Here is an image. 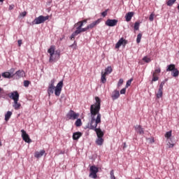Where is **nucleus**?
Segmentation results:
<instances>
[{
	"instance_id": "f257e3e1",
	"label": "nucleus",
	"mask_w": 179,
	"mask_h": 179,
	"mask_svg": "<svg viewBox=\"0 0 179 179\" xmlns=\"http://www.w3.org/2000/svg\"><path fill=\"white\" fill-rule=\"evenodd\" d=\"M95 100L96 103L90 106L91 121L87 124L86 128L92 129V131L96 132L97 138L95 143L99 146H101L104 143V139H103L104 132L101 131L100 127L97 128V124L101 122V114H100L101 100H100L99 96L95 97Z\"/></svg>"
},
{
	"instance_id": "f03ea898",
	"label": "nucleus",
	"mask_w": 179,
	"mask_h": 179,
	"mask_svg": "<svg viewBox=\"0 0 179 179\" xmlns=\"http://www.w3.org/2000/svg\"><path fill=\"white\" fill-rule=\"evenodd\" d=\"M54 83H55V80H51L50 84H49L48 88V94L49 96H51V94H54L55 90V96H59V95L61 94V92H62V87H64V81L61 80L60 82H59L56 87L54 85Z\"/></svg>"
},
{
	"instance_id": "7ed1b4c3",
	"label": "nucleus",
	"mask_w": 179,
	"mask_h": 179,
	"mask_svg": "<svg viewBox=\"0 0 179 179\" xmlns=\"http://www.w3.org/2000/svg\"><path fill=\"white\" fill-rule=\"evenodd\" d=\"M48 54H50L49 62L52 64L53 62H57L58 59L61 57V50H55V46L52 45L48 50Z\"/></svg>"
},
{
	"instance_id": "20e7f679",
	"label": "nucleus",
	"mask_w": 179,
	"mask_h": 179,
	"mask_svg": "<svg viewBox=\"0 0 179 179\" xmlns=\"http://www.w3.org/2000/svg\"><path fill=\"white\" fill-rule=\"evenodd\" d=\"M50 19V16H44V15H39L38 17H36L33 22L30 23L31 26H34V24H41V23H44L45 21Z\"/></svg>"
},
{
	"instance_id": "39448f33",
	"label": "nucleus",
	"mask_w": 179,
	"mask_h": 179,
	"mask_svg": "<svg viewBox=\"0 0 179 179\" xmlns=\"http://www.w3.org/2000/svg\"><path fill=\"white\" fill-rule=\"evenodd\" d=\"M90 176L91 178L96 179L97 178V173H99V168H97L96 166L92 165L90 167Z\"/></svg>"
},
{
	"instance_id": "423d86ee",
	"label": "nucleus",
	"mask_w": 179,
	"mask_h": 179,
	"mask_svg": "<svg viewBox=\"0 0 179 179\" xmlns=\"http://www.w3.org/2000/svg\"><path fill=\"white\" fill-rule=\"evenodd\" d=\"M79 113H76L75 111H73V110H70L69 111V113L66 115V117L68 118V120H78V118H79Z\"/></svg>"
},
{
	"instance_id": "0eeeda50",
	"label": "nucleus",
	"mask_w": 179,
	"mask_h": 179,
	"mask_svg": "<svg viewBox=\"0 0 179 179\" xmlns=\"http://www.w3.org/2000/svg\"><path fill=\"white\" fill-rule=\"evenodd\" d=\"M22 132V138L24 142L27 143H31V139H30V136H29V134L24 131V129L21 130Z\"/></svg>"
},
{
	"instance_id": "6e6552de",
	"label": "nucleus",
	"mask_w": 179,
	"mask_h": 179,
	"mask_svg": "<svg viewBox=\"0 0 179 179\" xmlns=\"http://www.w3.org/2000/svg\"><path fill=\"white\" fill-rule=\"evenodd\" d=\"M15 79L18 80L21 78H24L26 76V73L23 70H18L15 73Z\"/></svg>"
},
{
	"instance_id": "1a4fd4ad",
	"label": "nucleus",
	"mask_w": 179,
	"mask_h": 179,
	"mask_svg": "<svg viewBox=\"0 0 179 179\" xmlns=\"http://www.w3.org/2000/svg\"><path fill=\"white\" fill-rule=\"evenodd\" d=\"M117 23H118V20H107L105 22L106 26L109 27H114V26H117Z\"/></svg>"
},
{
	"instance_id": "9d476101",
	"label": "nucleus",
	"mask_w": 179,
	"mask_h": 179,
	"mask_svg": "<svg viewBox=\"0 0 179 179\" xmlns=\"http://www.w3.org/2000/svg\"><path fill=\"white\" fill-rule=\"evenodd\" d=\"M128 41L127 40L124 39V38H121L115 44V48H120L121 45H124L125 47Z\"/></svg>"
},
{
	"instance_id": "9b49d317",
	"label": "nucleus",
	"mask_w": 179,
	"mask_h": 179,
	"mask_svg": "<svg viewBox=\"0 0 179 179\" xmlns=\"http://www.w3.org/2000/svg\"><path fill=\"white\" fill-rule=\"evenodd\" d=\"M10 99H12L13 101L19 100V92L17 91H14L10 93V95H9Z\"/></svg>"
},
{
	"instance_id": "f8f14e48",
	"label": "nucleus",
	"mask_w": 179,
	"mask_h": 179,
	"mask_svg": "<svg viewBox=\"0 0 179 179\" xmlns=\"http://www.w3.org/2000/svg\"><path fill=\"white\" fill-rule=\"evenodd\" d=\"M45 153V150H41V151H36L34 153V157H36V159H40V157H43V156H44V154Z\"/></svg>"
},
{
	"instance_id": "ddd939ff",
	"label": "nucleus",
	"mask_w": 179,
	"mask_h": 179,
	"mask_svg": "<svg viewBox=\"0 0 179 179\" xmlns=\"http://www.w3.org/2000/svg\"><path fill=\"white\" fill-rule=\"evenodd\" d=\"M120 97V91L115 90L113 92H112V95H111V98L112 100H117V99H118Z\"/></svg>"
},
{
	"instance_id": "4468645a",
	"label": "nucleus",
	"mask_w": 179,
	"mask_h": 179,
	"mask_svg": "<svg viewBox=\"0 0 179 179\" xmlns=\"http://www.w3.org/2000/svg\"><path fill=\"white\" fill-rule=\"evenodd\" d=\"M100 22H101V20H100V19H98L96 21H94L92 23H91L90 24L87 25V29H93V27H94L95 26H97V24H99V23H100Z\"/></svg>"
},
{
	"instance_id": "2eb2a0df",
	"label": "nucleus",
	"mask_w": 179,
	"mask_h": 179,
	"mask_svg": "<svg viewBox=\"0 0 179 179\" xmlns=\"http://www.w3.org/2000/svg\"><path fill=\"white\" fill-rule=\"evenodd\" d=\"M82 136V132L77 131L73 134V141H78Z\"/></svg>"
},
{
	"instance_id": "dca6fc26",
	"label": "nucleus",
	"mask_w": 179,
	"mask_h": 179,
	"mask_svg": "<svg viewBox=\"0 0 179 179\" xmlns=\"http://www.w3.org/2000/svg\"><path fill=\"white\" fill-rule=\"evenodd\" d=\"M134 16V12H129L125 15L126 22H131V19H132Z\"/></svg>"
},
{
	"instance_id": "f3484780",
	"label": "nucleus",
	"mask_w": 179,
	"mask_h": 179,
	"mask_svg": "<svg viewBox=\"0 0 179 179\" xmlns=\"http://www.w3.org/2000/svg\"><path fill=\"white\" fill-rule=\"evenodd\" d=\"M135 128L137 134H139L140 135H142L144 134L143 128H142L141 125H136Z\"/></svg>"
},
{
	"instance_id": "a211bd4d",
	"label": "nucleus",
	"mask_w": 179,
	"mask_h": 179,
	"mask_svg": "<svg viewBox=\"0 0 179 179\" xmlns=\"http://www.w3.org/2000/svg\"><path fill=\"white\" fill-rule=\"evenodd\" d=\"M1 76H2L3 78H5L6 79H10V78H13V77L12 76V74H10V73H9V72H4V73H1Z\"/></svg>"
},
{
	"instance_id": "6ab92c4d",
	"label": "nucleus",
	"mask_w": 179,
	"mask_h": 179,
	"mask_svg": "<svg viewBox=\"0 0 179 179\" xmlns=\"http://www.w3.org/2000/svg\"><path fill=\"white\" fill-rule=\"evenodd\" d=\"M21 106L22 105L20 104V103H19V100L14 101V103L13 104V108H15V110H19Z\"/></svg>"
},
{
	"instance_id": "aec40b11",
	"label": "nucleus",
	"mask_w": 179,
	"mask_h": 179,
	"mask_svg": "<svg viewBox=\"0 0 179 179\" xmlns=\"http://www.w3.org/2000/svg\"><path fill=\"white\" fill-rule=\"evenodd\" d=\"M111 72H113V68H111V66H108L106 69H105V72L103 73V74L106 76L110 75Z\"/></svg>"
},
{
	"instance_id": "412c9836",
	"label": "nucleus",
	"mask_w": 179,
	"mask_h": 179,
	"mask_svg": "<svg viewBox=\"0 0 179 179\" xmlns=\"http://www.w3.org/2000/svg\"><path fill=\"white\" fill-rule=\"evenodd\" d=\"M163 97V89L159 88L158 92L157 93V99H161Z\"/></svg>"
},
{
	"instance_id": "4be33fe9",
	"label": "nucleus",
	"mask_w": 179,
	"mask_h": 179,
	"mask_svg": "<svg viewBox=\"0 0 179 179\" xmlns=\"http://www.w3.org/2000/svg\"><path fill=\"white\" fill-rule=\"evenodd\" d=\"M106 76H107L106 74H104L103 71L101 72V83H106L107 82V78H106Z\"/></svg>"
},
{
	"instance_id": "5701e85b",
	"label": "nucleus",
	"mask_w": 179,
	"mask_h": 179,
	"mask_svg": "<svg viewBox=\"0 0 179 179\" xmlns=\"http://www.w3.org/2000/svg\"><path fill=\"white\" fill-rule=\"evenodd\" d=\"M10 117H12V112L8 111L5 115V121H9V120H10Z\"/></svg>"
},
{
	"instance_id": "b1692460",
	"label": "nucleus",
	"mask_w": 179,
	"mask_h": 179,
	"mask_svg": "<svg viewBox=\"0 0 179 179\" xmlns=\"http://www.w3.org/2000/svg\"><path fill=\"white\" fill-rule=\"evenodd\" d=\"M175 69H176V65L170 64V65L168 66V67L166 69V71L170 72L171 71H174Z\"/></svg>"
},
{
	"instance_id": "393cba45",
	"label": "nucleus",
	"mask_w": 179,
	"mask_h": 179,
	"mask_svg": "<svg viewBox=\"0 0 179 179\" xmlns=\"http://www.w3.org/2000/svg\"><path fill=\"white\" fill-rule=\"evenodd\" d=\"M80 31H78L77 29L71 34V37H70V40H73L75 38V37H76V36H78V34H79Z\"/></svg>"
},
{
	"instance_id": "a878e982",
	"label": "nucleus",
	"mask_w": 179,
	"mask_h": 179,
	"mask_svg": "<svg viewBox=\"0 0 179 179\" xmlns=\"http://www.w3.org/2000/svg\"><path fill=\"white\" fill-rule=\"evenodd\" d=\"M75 125L76 127H82V120L78 117L75 122Z\"/></svg>"
},
{
	"instance_id": "bb28decb",
	"label": "nucleus",
	"mask_w": 179,
	"mask_h": 179,
	"mask_svg": "<svg viewBox=\"0 0 179 179\" xmlns=\"http://www.w3.org/2000/svg\"><path fill=\"white\" fill-rule=\"evenodd\" d=\"M179 75V71H178V69H175L174 71H173V78H177V76H178Z\"/></svg>"
},
{
	"instance_id": "cd10ccee",
	"label": "nucleus",
	"mask_w": 179,
	"mask_h": 179,
	"mask_svg": "<svg viewBox=\"0 0 179 179\" xmlns=\"http://www.w3.org/2000/svg\"><path fill=\"white\" fill-rule=\"evenodd\" d=\"M169 80V78H166L164 80H163L160 85H159V89H162L163 90V87L164 86V85H166V83Z\"/></svg>"
},
{
	"instance_id": "c85d7f7f",
	"label": "nucleus",
	"mask_w": 179,
	"mask_h": 179,
	"mask_svg": "<svg viewBox=\"0 0 179 179\" xmlns=\"http://www.w3.org/2000/svg\"><path fill=\"white\" fill-rule=\"evenodd\" d=\"M76 24H78V27L76 28V30H80L82 29V27H83V22H82V21L78 22Z\"/></svg>"
},
{
	"instance_id": "c756f323",
	"label": "nucleus",
	"mask_w": 179,
	"mask_h": 179,
	"mask_svg": "<svg viewBox=\"0 0 179 179\" xmlns=\"http://www.w3.org/2000/svg\"><path fill=\"white\" fill-rule=\"evenodd\" d=\"M70 48H73V50H76L78 48V43H76V41L73 42V44L71 45Z\"/></svg>"
},
{
	"instance_id": "7c9ffc66",
	"label": "nucleus",
	"mask_w": 179,
	"mask_h": 179,
	"mask_svg": "<svg viewBox=\"0 0 179 179\" xmlns=\"http://www.w3.org/2000/svg\"><path fill=\"white\" fill-rule=\"evenodd\" d=\"M157 80H159V78L157 76H155V73H153L151 83H153V82H157Z\"/></svg>"
},
{
	"instance_id": "2f4dec72",
	"label": "nucleus",
	"mask_w": 179,
	"mask_h": 179,
	"mask_svg": "<svg viewBox=\"0 0 179 179\" xmlns=\"http://www.w3.org/2000/svg\"><path fill=\"white\" fill-rule=\"evenodd\" d=\"M176 1H177V0H169L168 1H167V6H173V3L176 2Z\"/></svg>"
},
{
	"instance_id": "473e14b6",
	"label": "nucleus",
	"mask_w": 179,
	"mask_h": 179,
	"mask_svg": "<svg viewBox=\"0 0 179 179\" xmlns=\"http://www.w3.org/2000/svg\"><path fill=\"white\" fill-rule=\"evenodd\" d=\"M87 30H89V28H87V27L81 28L80 29L77 30V31H80L79 34H80V33H83L85 31H87Z\"/></svg>"
},
{
	"instance_id": "72a5a7b5",
	"label": "nucleus",
	"mask_w": 179,
	"mask_h": 179,
	"mask_svg": "<svg viewBox=\"0 0 179 179\" xmlns=\"http://www.w3.org/2000/svg\"><path fill=\"white\" fill-rule=\"evenodd\" d=\"M142 38V34H138L137 35V38H136V43L137 44H139V43H141V40Z\"/></svg>"
},
{
	"instance_id": "f704fd0d",
	"label": "nucleus",
	"mask_w": 179,
	"mask_h": 179,
	"mask_svg": "<svg viewBox=\"0 0 179 179\" xmlns=\"http://www.w3.org/2000/svg\"><path fill=\"white\" fill-rule=\"evenodd\" d=\"M132 80H134V79L131 78L130 80L127 81L126 87H125L126 88H128L129 87V86H131V84L132 83Z\"/></svg>"
},
{
	"instance_id": "c9c22d12",
	"label": "nucleus",
	"mask_w": 179,
	"mask_h": 179,
	"mask_svg": "<svg viewBox=\"0 0 179 179\" xmlns=\"http://www.w3.org/2000/svg\"><path fill=\"white\" fill-rule=\"evenodd\" d=\"M143 61H144V62H146L147 64H149V62H150L152 61V59H150V58H149L148 57H144L143 58Z\"/></svg>"
},
{
	"instance_id": "e433bc0d",
	"label": "nucleus",
	"mask_w": 179,
	"mask_h": 179,
	"mask_svg": "<svg viewBox=\"0 0 179 179\" xmlns=\"http://www.w3.org/2000/svg\"><path fill=\"white\" fill-rule=\"evenodd\" d=\"M165 138H166L167 139H169V138H171V131H167L165 134Z\"/></svg>"
},
{
	"instance_id": "4c0bfd02",
	"label": "nucleus",
	"mask_w": 179,
	"mask_h": 179,
	"mask_svg": "<svg viewBox=\"0 0 179 179\" xmlns=\"http://www.w3.org/2000/svg\"><path fill=\"white\" fill-rule=\"evenodd\" d=\"M139 26H140V23L138 22H136L134 23V30H139Z\"/></svg>"
},
{
	"instance_id": "58836bf2",
	"label": "nucleus",
	"mask_w": 179,
	"mask_h": 179,
	"mask_svg": "<svg viewBox=\"0 0 179 179\" xmlns=\"http://www.w3.org/2000/svg\"><path fill=\"white\" fill-rule=\"evenodd\" d=\"M29 85H30V81H29V80H24V87H29Z\"/></svg>"
},
{
	"instance_id": "ea45409f",
	"label": "nucleus",
	"mask_w": 179,
	"mask_h": 179,
	"mask_svg": "<svg viewBox=\"0 0 179 179\" xmlns=\"http://www.w3.org/2000/svg\"><path fill=\"white\" fill-rule=\"evenodd\" d=\"M15 69H10L9 73L11 75V76L13 78L15 76Z\"/></svg>"
},
{
	"instance_id": "a19ab883",
	"label": "nucleus",
	"mask_w": 179,
	"mask_h": 179,
	"mask_svg": "<svg viewBox=\"0 0 179 179\" xmlns=\"http://www.w3.org/2000/svg\"><path fill=\"white\" fill-rule=\"evenodd\" d=\"M124 83V80L122 78H120L118 81L117 86L120 87Z\"/></svg>"
},
{
	"instance_id": "79ce46f5",
	"label": "nucleus",
	"mask_w": 179,
	"mask_h": 179,
	"mask_svg": "<svg viewBox=\"0 0 179 179\" xmlns=\"http://www.w3.org/2000/svg\"><path fill=\"white\" fill-rule=\"evenodd\" d=\"M108 12V9L106 10L105 11L102 12L101 13V15L103 17H106L107 13Z\"/></svg>"
},
{
	"instance_id": "37998d69",
	"label": "nucleus",
	"mask_w": 179,
	"mask_h": 179,
	"mask_svg": "<svg viewBox=\"0 0 179 179\" xmlns=\"http://www.w3.org/2000/svg\"><path fill=\"white\" fill-rule=\"evenodd\" d=\"M126 92H127V88L125 87V88H123L120 90V94H125Z\"/></svg>"
},
{
	"instance_id": "c03bdc74",
	"label": "nucleus",
	"mask_w": 179,
	"mask_h": 179,
	"mask_svg": "<svg viewBox=\"0 0 179 179\" xmlns=\"http://www.w3.org/2000/svg\"><path fill=\"white\" fill-rule=\"evenodd\" d=\"M110 179H115V176H114V171L112 170L110 171Z\"/></svg>"
},
{
	"instance_id": "a18cd8bd",
	"label": "nucleus",
	"mask_w": 179,
	"mask_h": 179,
	"mask_svg": "<svg viewBox=\"0 0 179 179\" xmlns=\"http://www.w3.org/2000/svg\"><path fill=\"white\" fill-rule=\"evenodd\" d=\"M26 15H27V13L26 11H24V12H22V13H21L20 14V16L21 17H24V16H26Z\"/></svg>"
},
{
	"instance_id": "49530a36",
	"label": "nucleus",
	"mask_w": 179,
	"mask_h": 179,
	"mask_svg": "<svg viewBox=\"0 0 179 179\" xmlns=\"http://www.w3.org/2000/svg\"><path fill=\"white\" fill-rule=\"evenodd\" d=\"M154 17H155V15L150 14V17H149V20H150V22H153Z\"/></svg>"
},
{
	"instance_id": "de8ad7c7",
	"label": "nucleus",
	"mask_w": 179,
	"mask_h": 179,
	"mask_svg": "<svg viewBox=\"0 0 179 179\" xmlns=\"http://www.w3.org/2000/svg\"><path fill=\"white\" fill-rule=\"evenodd\" d=\"M167 146H169V148H174V143H171L169 142L167 143Z\"/></svg>"
},
{
	"instance_id": "09e8293b",
	"label": "nucleus",
	"mask_w": 179,
	"mask_h": 179,
	"mask_svg": "<svg viewBox=\"0 0 179 179\" xmlns=\"http://www.w3.org/2000/svg\"><path fill=\"white\" fill-rule=\"evenodd\" d=\"M160 72H162V70L160 69V68L156 69L154 73H160Z\"/></svg>"
},
{
	"instance_id": "8fccbe9b",
	"label": "nucleus",
	"mask_w": 179,
	"mask_h": 179,
	"mask_svg": "<svg viewBox=\"0 0 179 179\" xmlns=\"http://www.w3.org/2000/svg\"><path fill=\"white\" fill-rule=\"evenodd\" d=\"M18 46L20 47L22 45V40H18Z\"/></svg>"
},
{
	"instance_id": "3c124183",
	"label": "nucleus",
	"mask_w": 179,
	"mask_h": 179,
	"mask_svg": "<svg viewBox=\"0 0 179 179\" xmlns=\"http://www.w3.org/2000/svg\"><path fill=\"white\" fill-rule=\"evenodd\" d=\"M15 6H9V10H12V9H13Z\"/></svg>"
},
{
	"instance_id": "603ef678",
	"label": "nucleus",
	"mask_w": 179,
	"mask_h": 179,
	"mask_svg": "<svg viewBox=\"0 0 179 179\" xmlns=\"http://www.w3.org/2000/svg\"><path fill=\"white\" fill-rule=\"evenodd\" d=\"M81 22H83V24H84V23H87V20H83V21H81Z\"/></svg>"
},
{
	"instance_id": "864d4df0",
	"label": "nucleus",
	"mask_w": 179,
	"mask_h": 179,
	"mask_svg": "<svg viewBox=\"0 0 179 179\" xmlns=\"http://www.w3.org/2000/svg\"><path fill=\"white\" fill-rule=\"evenodd\" d=\"M150 142H151L152 143H153L155 142V139L151 138V139H150Z\"/></svg>"
},
{
	"instance_id": "5fc2aeb1",
	"label": "nucleus",
	"mask_w": 179,
	"mask_h": 179,
	"mask_svg": "<svg viewBox=\"0 0 179 179\" xmlns=\"http://www.w3.org/2000/svg\"><path fill=\"white\" fill-rule=\"evenodd\" d=\"M124 148H127V143H124Z\"/></svg>"
},
{
	"instance_id": "6e6d98bb",
	"label": "nucleus",
	"mask_w": 179,
	"mask_h": 179,
	"mask_svg": "<svg viewBox=\"0 0 179 179\" xmlns=\"http://www.w3.org/2000/svg\"><path fill=\"white\" fill-rule=\"evenodd\" d=\"M0 146H2V143L1 142V141H0Z\"/></svg>"
},
{
	"instance_id": "4d7b16f0",
	"label": "nucleus",
	"mask_w": 179,
	"mask_h": 179,
	"mask_svg": "<svg viewBox=\"0 0 179 179\" xmlns=\"http://www.w3.org/2000/svg\"><path fill=\"white\" fill-rule=\"evenodd\" d=\"M3 1H5V0H0V2H3Z\"/></svg>"
},
{
	"instance_id": "13d9d810",
	"label": "nucleus",
	"mask_w": 179,
	"mask_h": 179,
	"mask_svg": "<svg viewBox=\"0 0 179 179\" xmlns=\"http://www.w3.org/2000/svg\"><path fill=\"white\" fill-rule=\"evenodd\" d=\"M136 179H141L140 178H136Z\"/></svg>"
},
{
	"instance_id": "bf43d9fd",
	"label": "nucleus",
	"mask_w": 179,
	"mask_h": 179,
	"mask_svg": "<svg viewBox=\"0 0 179 179\" xmlns=\"http://www.w3.org/2000/svg\"><path fill=\"white\" fill-rule=\"evenodd\" d=\"M0 78H1V74H0Z\"/></svg>"
}]
</instances>
